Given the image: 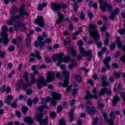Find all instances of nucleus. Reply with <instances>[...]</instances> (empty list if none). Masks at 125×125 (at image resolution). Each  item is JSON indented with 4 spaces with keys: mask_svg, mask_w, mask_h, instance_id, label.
I'll use <instances>...</instances> for the list:
<instances>
[{
    "mask_svg": "<svg viewBox=\"0 0 125 125\" xmlns=\"http://www.w3.org/2000/svg\"><path fill=\"white\" fill-rule=\"evenodd\" d=\"M47 75L49 76H47L45 81L44 77L42 75H39L38 79L37 80L35 75L33 74L30 75V79L31 80V82L27 83H24L23 80H20L19 81L17 84V87H21L22 89L25 91L28 87H31L34 83H37V87L39 89L42 88V86H46L47 85V82L50 83V82H53L55 80V74L54 72H48Z\"/></svg>",
    "mask_w": 125,
    "mask_h": 125,
    "instance_id": "1",
    "label": "nucleus"
},
{
    "mask_svg": "<svg viewBox=\"0 0 125 125\" xmlns=\"http://www.w3.org/2000/svg\"><path fill=\"white\" fill-rule=\"evenodd\" d=\"M120 114H121V111H117L116 112L113 111L111 112L110 114V117L111 118L110 120H108V118H108V114H107V113H104L103 116L104 121L106 122V123H108L109 125H114V120H113V119H114V116H115V115H120Z\"/></svg>",
    "mask_w": 125,
    "mask_h": 125,
    "instance_id": "2",
    "label": "nucleus"
},
{
    "mask_svg": "<svg viewBox=\"0 0 125 125\" xmlns=\"http://www.w3.org/2000/svg\"><path fill=\"white\" fill-rule=\"evenodd\" d=\"M2 31H1L0 35L3 38V43L4 45H7L9 41L8 40V36H7V27L5 25H3L2 27Z\"/></svg>",
    "mask_w": 125,
    "mask_h": 125,
    "instance_id": "3",
    "label": "nucleus"
},
{
    "mask_svg": "<svg viewBox=\"0 0 125 125\" xmlns=\"http://www.w3.org/2000/svg\"><path fill=\"white\" fill-rule=\"evenodd\" d=\"M79 51L82 56H84V57H89L88 59V61H89V60L91 59V57H92V51L89 50L87 52L84 49L83 47L80 46Z\"/></svg>",
    "mask_w": 125,
    "mask_h": 125,
    "instance_id": "4",
    "label": "nucleus"
},
{
    "mask_svg": "<svg viewBox=\"0 0 125 125\" xmlns=\"http://www.w3.org/2000/svg\"><path fill=\"white\" fill-rule=\"evenodd\" d=\"M37 40L39 42L35 41L34 42L35 46L36 47H39V46H40V49L42 50L43 47L45 46V42H43L44 38L42 36H40L37 38Z\"/></svg>",
    "mask_w": 125,
    "mask_h": 125,
    "instance_id": "5",
    "label": "nucleus"
},
{
    "mask_svg": "<svg viewBox=\"0 0 125 125\" xmlns=\"http://www.w3.org/2000/svg\"><path fill=\"white\" fill-rule=\"evenodd\" d=\"M51 8L55 11H59L62 8H63V9L67 8V5L63 3H61L60 4L53 3L51 5Z\"/></svg>",
    "mask_w": 125,
    "mask_h": 125,
    "instance_id": "6",
    "label": "nucleus"
},
{
    "mask_svg": "<svg viewBox=\"0 0 125 125\" xmlns=\"http://www.w3.org/2000/svg\"><path fill=\"white\" fill-rule=\"evenodd\" d=\"M86 111L91 117L94 116V107H93L92 104L89 101L86 102Z\"/></svg>",
    "mask_w": 125,
    "mask_h": 125,
    "instance_id": "7",
    "label": "nucleus"
},
{
    "mask_svg": "<svg viewBox=\"0 0 125 125\" xmlns=\"http://www.w3.org/2000/svg\"><path fill=\"white\" fill-rule=\"evenodd\" d=\"M104 0H100V8L102 11H106V7H107L108 10H112V4H108L107 2L104 3Z\"/></svg>",
    "mask_w": 125,
    "mask_h": 125,
    "instance_id": "8",
    "label": "nucleus"
},
{
    "mask_svg": "<svg viewBox=\"0 0 125 125\" xmlns=\"http://www.w3.org/2000/svg\"><path fill=\"white\" fill-rule=\"evenodd\" d=\"M63 77L64 78V83L62 84L63 87H67L68 84H69V81L68 80L70 79V73L67 70H63L62 73Z\"/></svg>",
    "mask_w": 125,
    "mask_h": 125,
    "instance_id": "9",
    "label": "nucleus"
},
{
    "mask_svg": "<svg viewBox=\"0 0 125 125\" xmlns=\"http://www.w3.org/2000/svg\"><path fill=\"white\" fill-rule=\"evenodd\" d=\"M43 116L42 113H39L37 117L36 121L40 124V125H46L48 123V118L46 117L45 119L43 120Z\"/></svg>",
    "mask_w": 125,
    "mask_h": 125,
    "instance_id": "10",
    "label": "nucleus"
},
{
    "mask_svg": "<svg viewBox=\"0 0 125 125\" xmlns=\"http://www.w3.org/2000/svg\"><path fill=\"white\" fill-rule=\"evenodd\" d=\"M94 39L95 42H97V46L98 48L102 47V42H98L100 39V35L98 33V30L96 28V26H94Z\"/></svg>",
    "mask_w": 125,
    "mask_h": 125,
    "instance_id": "11",
    "label": "nucleus"
},
{
    "mask_svg": "<svg viewBox=\"0 0 125 125\" xmlns=\"http://www.w3.org/2000/svg\"><path fill=\"white\" fill-rule=\"evenodd\" d=\"M88 32L89 34V38L90 40L94 39V24L91 23H89Z\"/></svg>",
    "mask_w": 125,
    "mask_h": 125,
    "instance_id": "12",
    "label": "nucleus"
},
{
    "mask_svg": "<svg viewBox=\"0 0 125 125\" xmlns=\"http://www.w3.org/2000/svg\"><path fill=\"white\" fill-rule=\"evenodd\" d=\"M53 101L51 102L52 105H56V100H60L62 98L60 93H54L52 96Z\"/></svg>",
    "mask_w": 125,
    "mask_h": 125,
    "instance_id": "13",
    "label": "nucleus"
},
{
    "mask_svg": "<svg viewBox=\"0 0 125 125\" xmlns=\"http://www.w3.org/2000/svg\"><path fill=\"white\" fill-rule=\"evenodd\" d=\"M20 15L23 17V19H26L29 16V13L24 10V6H21L20 9Z\"/></svg>",
    "mask_w": 125,
    "mask_h": 125,
    "instance_id": "14",
    "label": "nucleus"
},
{
    "mask_svg": "<svg viewBox=\"0 0 125 125\" xmlns=\"http://www.w3.org/2000/svg\"><path fill=\"white\" fill-rule=\"evenodd\" d=\"M70 61V58L69 56H66L64 58H61L59 59L58 62H57V66L59 67L61 65L62 62H65L68 63Z\"/></svg>",
    "mask_w": 125,
    "mask_h": 125,
    "instance_id": "15",
    "label": "nucleus"
},
{
    "mask_svg": "<svg viewBox=\"0 0 125 125\" xmlns=\"http://www.w3.org/2000/svg\"><path fill=\"white\" fill-rule=\"evenodd\" d=\"M34 22L35 24L39 25L42 28L44 26V21H43V18L42 17H38Z\"/></svg>",
    "mask_w": 125,
    "mask_h": 125,
    "instance_id": "16",
    "label": "nucleus"
},
{
    "mask_svg": "<svg viewBox=\"0 0 125 125\" xmlns=\"http://www.w3.org/2000/svg\"><path fill=\"white\" fill-rule=\"evenodd\" d=\"M42 101L41 102L43 105L39 107V111H40V112H42V110H44L45 108L48 109V106H47L46 104H44V102H48V101H49V98H48L46 100H45L44 98H42Z\"/></svg>",
    "mask_w": 125,
    "mask_h": 125,
    "instance_id": "17",
    "label": "nucleus"
},
{
    "mask_svg": "<svg viewBox=\"0 0 125 125\" xmlns=\"http://www.w3.org/2000/svg\"><path fill=\"white\" fill-rule=\"evenodd\" d=\"M113 6H112V10H109V11H111V14L110 16V19L111 20H113L115 18V15H117V14H119V13L120 12V9L119 8H117L114 10V11L113 12Z\"/></svg>",
    "mask_w": 125,
    "mask_h": 125,
    "instance_id": "18",
    "label": "nucleus"
},
{
    "mask_svg": "<svg viewBox=\"0 0 125 125\" xmlns=\"http://www.w3.org/2000/svg\"><path fill=\"white\" fill-rule=\"evenodd\" d=\"M58 18L56 21V24H60L63 22V19H64V16L62 13L57 12Z\"/></svg>",
    "mask_w": 125,
    "mask_h": 125,
    "instance_id": "19",
    "label": "nucleus"
},
{
    "mask_svg": "<svg viewBox=\"0 0 125 125\" xmlns=\"http://www.w3.org/2000/svg\"><path fill=\"white\" fill-rule=\"evenodd\" d=\"M63 56H64V54L62 53L61 54H55L52 57L53 60L54 62H56L57 60H59V58H62Z\"/></svg>",
    "mask_w": 125,
    "mask_h": 125,
    "instance_id": "20",
    "label": "nucleus"
},
{
    "mask_svg": "<svg viewBox=\"0 0 125 125\" xmlns=\"http://www.w3.org/2000/svg\"><path fill=\"white\" fill-rule=\"evenodd\" d=\"M104 93H106L107 95H111L112 94V91L108 90V89L104 88L100 92V95H104Z\"/></svg>",
    "mask_w": 125,
    "mask_h": 125,
    "instance_id": "21",
    "label": "nucleus"
},
{
    "mask_svg": "<svg viewBox=\"0 0 125 125\" xmlns=\"http://www.w3.org/2000/svg\"><path fill=\"white\" fill-rule=\"evenodd\" d=\"M111 57H107L104 60V63L107 69H111L109 65V62L111 61Z\"/></svg>",
    "mask_w": 125,
    "mask_h": 125,
    "instance_id": "22",
    "label": "nucleus"
},
{
    "mask_svg": "<svg viewBox=\"0 0 125 125\" xmlns=\"http://www.w3.org/2000/svg\"><path fill=\"white\" fill-rule=\"evenodd\" d=\"M75 112V109L74 108H72L69 113V122L70 123H72L73 122V120L74 119V113Z\"/></svg>",
    "mask_w": 125,
    "mask_h": 125,
    "instance_id": "23",
    "label": "nucleus"
},
{
    "mask_svg": "<svg viewBox=\"0 0 125 125\" xmlns=\"http://www.w3.org/2000/svg\"><path fill=\"white\" fill-rule=\"evenodd\" d=\"M17 7L15 6H13L12 8H11V10L10 11V14L11 16H14L15 14L17 13Z\"/></svg>",
    "mask_w": 125,
    "mask_h": 125,
    "instance_id": "24",
    "label": "nucleus"
},
{
    "mask_svg": "<svg viewBox=\"0 0 125 125\" xmlns=\"http://www.w3.org/2000/svg\"><path fill=\"white\" fill-rule=\"evenodd\" d=\"M70 61L72 64H69L68 65V69L69 70H71V69H73V67H77V62H76V60H75V59H72Z\"/></svg>",
    "mask_w": 125,
    "mask_h": 125,
    "instance_id": "25",
    "label": "nucleus"
},
{
    "mask_svg": "<svg viewBox=\"0 0 125 125\" xmlns=\"http://www.w3.org/2000/svg\"><path fill=\"white\" fill-rule=\"evenodd\" d=\"M106 80L107 77H106V76H103L102 77L103 83H102V85H103V86H108V85H109V83L106 81Z\"/></svg>",
    "mask_w": 125,
    "mask_h": 125,
    "instance_id": "26",
    "label": "nucleus"
},
{
    "mask_svg": "<svg viewBox=\"0 0 125 125\" xmlns=\"http://www.w3.org/2000/svg\"><path fill=\"white\" fill-rule=\"evenodd\" d=\"M30 56L32 57H37L39 60L42 59V57L40 55V53L38 51H35V54L32 53L30 54Z\"/></svg>",
    "mask_w": 125,
    "mask_h": 125,
    "instance_id": "27",
    "label": "nucleus"
},
{
    "mask_svg": "<svg viewBox=\"0 0 125 125\" xmlns=\"http://www.w3.org/2000/svg\"><path fill=\"white\" fill-rule=\"evenodd\" d=\"M26 44L27 46H31V36L30 34H27V36L26 38Z\"/></svg>",
    "mask_w": 125,
    "mask_h": 125,
    "instance_id": "28",
    "label": "nucleus"
},
{
    "mask_svg": "<svg viewBox=\"0 0 125 125\" xmlns=\"http://www.w3.org/2000/svg\"><path fill=\"white\" fill-rule=\"evenodd\" d=\"M19 25L20 27V31H21V32H23V33H25V32H26V29H27L26 26H25V23L23 22H21L19 23Z\"/></svg>",
    "mask_w": 125,
    "mask_h": 125,
    "instance_id": "29",
    "label": "nucleus"
},
{
    "mask_svg": "<svg viewBox=\"0 0 125 125\" xmlns=\"http://www.w3.org/2000/svg\"><path fill=\"white\" fill-rule=\"evenodd\" d=\"M24 122L25 123H27V124H29V125H33V119L31 117H25L24 118Z\"/></svg>",
    "mask_w": 125,
    "mask_h": 125,
    "instance_id": "30",
    "label": "nucleus"
},
{
    "mask_svg": "<svg viewBox=\"0 0 125 125\" xmlns=\"http://www.w3.org/2000/svg\"><path fill=\"white\" fill-rule=\"evenodd\" d=\"M46 5H47V3L46 2H44L42 3V4H40L38 6V10L41 11L42 10V8L44 7H46Z\"/></svg>",
    "mask_w": 125,
    "mask_h": 125,
    "instance_id": "31",
    "label": "nucleus"
},
{
    "mask_svg": "<svg viewBox=\"0 0 125 125\" xmlns=\"http://www.w3.org/2000/svg\"><path fill=\"white\" fill-rule=\"evenodd\" d=\"M120 101V98L119 97L115 96L113 97L112 100V103L113 105H117L118 104V102Z\"/></svg>",
    "mask_w": 125,
    "mask_h": 125,
    "instance_id": "32",
    "label": "nucleus"
},
{
    "mask_svg": "<svg viewBox=\"0 0 125 125\" xmlns=\"http://www.w3.org/2000/svg\"><path fill=\"white\" fill-rule=\"evenodd\" d=\"M87 95L84 97V99H91V98H92V95L90 94V93L89 92V91H86Z\"/></svg>",
    "mask_w": 125,
    "mask_h": 125,
    "instance_id": "33",
    "label": "nucleus"
},
{
    "mask_svg": "<svg viewBox=\"0 0 125 125\" xmlns=\"http://www.w3.org/2000/svg\"><path fill=\"white\" fill-rule=\"evenodd\" d=\"M14 17H11V20L9 21H8L7 22V24L8 26H10L11 25H13V23H14Z\"/></svg>",
    "mask_w": 125,
    "mask_h": 125,
    "instance_id": "34",
    "label": "nucleus"
},
{
    "mask_svg": "<svg viewBox=\"0 0 125 125\" xmlns=\"http://www.w3.org/2000/svg\"><path fill=\"white\" fill-rule=\"evenodd\" d=\"M106 50H107V48L105 47H103L102 50V51L98 53L99 57H102V55L103 54H104V53H105V51H106Z\"/></svg>",
    "mask_w": 125,
    "mask_h": 125,
    "instance_id": "35",
    "label": "nucleus"
},
{
    "mask_svg": "<svg viewBox=\"0 0 125 125\" xmlns=\"http://www.w3.org/2000/svg\"><path fill=\"white\" fill-rule=\"evenodd\" d=\"M63 42L65 45H71V41L69 40L68 38H66L65 39H64Z\"/></svg>",
    "mask_w": 125,
    "mask_h": 125,
    "instance_id": "36",
    "label": "nucleus"
},
{
    "mask_svg": "<svg viewBox=\"0 0 125 125\" xmlns=\"http://www.w3.org/2000/svg\"><path fill=\"white\" fill-rule=\"evenodd\" d=\"M74 77L78 83H82V78L78 74H76Z\"/></svg>",
    "mask_w": 125,
    "mask_h": 125,
    "instance_id": "37",
    "label": "nucleus"
},
{
    "mask_svg": "<svg viewBox=\"0 0 125 125\" xmlns=\"http://www.w3.org/2000/svg\"><path fill=\"white\" fill-rule=\"evenodd\" d=\"M68 52L72 54V56H73V57H76V50L74 47H72L70 50H68Z\"/></svg>",
    "mask_w": 125,
    "mask_h": 125,
    "instance_id": "38",
    "label": "nucleus"
},
{
    "mask_svg": "<svg viewBox=\"0 0 125 125\" xmlns=\"http://www.w3.org/2000/svg\"><path fill=\"white\" fill-rule=\"evenodd\" d=\"M28 110L29 108H28V107L26 106H22L21 108V111L23 112V114L25 115V114H26V113H27V111Z\"/></svg>",
    "mask_w": 125,
    "mask_h": 125,
    "instance_id": "39",
    "label": "nucleus"
},
{
    "mask_svg": "<svg viewBox=\"0 0 125 125\" xmlns=\"http://www.w3.org/2000/svg\"><path fill=\"white\" fill-rule=\"evenodd\" d=\"M106 39L104 41V45H108L109 44V33L106 34Z\"/></svg>",
    "mask_w": 125,
    "mask_h": 125,
    "instance_id": "40",
    "label": "nucleus"
},
{
    "mask_svg": "<svg viewBox=\"0 0 125 125\" xmlns=\"http://www.w3.org/2000/svg\"><path fill=\"white\" fill-rule=\"evenodd\" d=\"M50 119H53L56 117V113L52 112L49 114Z\"/></svg>",
    "mask_w": 125,
    "mask_h": 125,
    "instance_id": "41",
    "label": "nucleus"
},
{
    "mask_svg": "<svg viewBox=\"0 0 125 125\" xmlns=\"http://www.w3.org/2000/svg\"><path fill=\"white\" fill-rule=\"evenodd\" d=\"M28 74L27 73H25L23 74V78L25 79L26 82H29V77H28Z\"/></svg>",
    "mask_w": 125,
    "mask_h": 125,
    "instance_id": "42",
    "label": "nucleus"
},
{
    "mask_svg": "<svg viewBox=\"0 0 125 125\" xmlns=\"http://www.w3.org/2000/svg\"><path fill=\"white\" fill-rule=\"evenodd\" d=\"M114 77H115L116 79H119V78H121V73L120 72H116L113 74Z\"/></svg>",
    "mask_w": 125,
    "mask_h": 125,
    "instance_id": "43",
    "label": "nucleus"
},
{
    "mask_svg": "<svg viewBox=\"0 0 125 125\" xmlns=\"http://www.w3.org/2000/svg\"><path fill=\"white\" fill-rule=\"evenodd\" d=\"M79 19L82 20H83V19H84V14L83 13V12H80Z\"/></svg>",
    "mask_w": 125,
    "mask_h": 125,
    "instance_id": "44",
    "label": "nucleus"
},
{
    "mask_svg": "<svg viewBox=\"0 0 125 125\" xmlns=\"http://www.w3.org/2000/svg\"><path fill=\"white\" fill-rule=\"evenodd\" d=\"M55 76L58 80H62V77H60V72H57L55 74Z\"/></svg>",
    "mask_w": 125,
    "mask_h": 125,
    "instance_id": "45",
    "label": "nucleus"
},
{
    "mask_svg": "<svg viewBox=\"0 0 125 125\" xmlns=\"http://www.w3.org/2000/svg\"><path fill=\"white\" fill-rule=\"evenodd\" d=\"M77 45H78V46H82L83 45V40H81L79 41H78Z\"/></svg>",
    "mask_w": 125,
    "mask_h": 125,
    "instance_id": "46",
    "label": "nucleus"
},
{
    "mask_svg": "<svg viewBox=\"0 0 125 125\" xmlns=\"http://www.w3.org/2000/svg\"><path fill=\"white\" fill-rule=\"evenodd\" d=\"M6 89V86H5V85H3L1 87V88L0 89V91H1V92H4V91H5Z\"/></svg>",
    "mask_w": 125,
    "mask_h": 125,
    "instance_id": "47",
    "label": "nucleus"
},
{
    "mask_svg": "<svg viewBox=\"0 0 125 125\" xmlns=\"http://www.w3.org/2000/svg\"><path fill=\"white\" fill-rule=\"evenodd\" d=\"M88 16L90 19H92V18H93V14L91 11H89V12H88Z\"/></svg>",
    "mask_w": 125,
    "mask_h": 125,
    "instance_id": "48",
    "label": "nucleus"
},
{
    "mask_svg": "<svg viewBox=\"0 0 125 125\" xmlns=\"http://www.w3.org/2000/svg\"><path fill=\"white\" fill-rule=\"evenodd\" d=\"M5 53L0 50V57L1 58H4L5 56Z\"/></svg>",
    "mask_w": 125,
    "mask_h": 125,
    "instance_id": "49",
    "label": "nucleus"
},
{
    "mask_svg": "<svg viewBox=\"0 0 125 125\" xmlns=\"http://www.w3.org/2000/svg\"><path fill=\"white\" fill-rule=\"evenodd\" d=\"M8 50L9 52H11L12 51H14V50H15V48H14V46H12L8 48Z\"/></svg>",
    "mask_w": 125,
    "mask_h": 125,
    "instance_id": "50",
    "label": "nucleus"
},
{
    "mask_svg": "<svg viewBox=\"0 0 125 125\" xmlns=\"http://www.w3.org/2000/svg\"><path fill=\"white\" fill-rule=\"evenodd\" d=\"M6 93H10L11 92V88L9 86H7L6 87Z\"/></svg>",
    "mask_w": 125,
    "mask_h": 125,
    "instance_id": "51",
    "label": "nucleus"
},
{
    "mask_svg": "<svg viewBox=\"0 0 125 125\" xmlns=\"http://www.w3.org/2000/svg\"><path fill=\"white\" fill-rule=\"evenodd\" d=\"M119 33L120 34V35H125V30L124 29H121L119 30Z\"/></svg>",
    "mask_w": 125,
    "mask_h": 125,
    "instance_id": "52",
    "label": "nucleus"
},
{
    "mask_svg": "<svg viewBox=\"0 0 125 125\" xmlns=\"http://www.w3.org/2000/svg\"><path fill=\"white\" fill-rule=\"evenodd\" d=\"M115 48H116V44L114 43H111V44L110 45V49L111 50H113L115 49Z\"/></svg>",
    "mask_w": 125,
    "mask_h": 125,
    "instance_id": "53",
    "label": "nucleus"
},
{
    "mask_svg": "<svg viewBox=\"0 0 125 125\" xmlns=\"http://www.w3.org/2000/svg\"><path fill=\"white\" fill-rule=\"evenodd\" d=\"M10 106L13 108H17V104L16 103H13L10 104Z\"/></svg>",
    "mask_w": 125,
    "mask_h": 125,
    "instance_id": "54",
    "label": "nucleus"
},
{
    "mask_svg": "<svg viewBox=\"0 0 125 125\" xmlns=\"http://www.w3.org/2000/svg\"><path fill=\"white\" fill-rule=\"evenodd\" d=\"M121 89H122V85L121 84V83H120L119 86H118V89H117L116 88H114L113 89V91H115V92H117V91H118V90H120Z\"/></svg>",
    "mask_w": 125,
    "mask_h": 125,
    "instance_id": "55",
    "label": "nucleus"
},
{
    "mask_svg": "<svg viewBox=\"0 0 125 125\" xmlns=\"http://www.w3.org/2000/svg\"><path fill=\"white\" fill-rule=\"evenodd\" d=\"M59 125H66V123L64 122V121L61 119L59 120Z\"/></svg>",
    "mask_w": 125,
    "mask_h": 125,
    "instance_id": "56",
    "label": "nucleus"
},
{
    "mask_svg": "<svg viewBox=\"0 0 125 125\" xmlns=\"http://www.w3.org/2000/svg\"><path fill=\"white\" fill-rule=\"evenodd\" d=\"M32 93H33V89H28L26 92V94H27V95H31Z\"/></svg>",
    "mask_w": 125,
    "mask_h": 125,
    "instance_id": "57",
    "label": "nucleus"
},
{
    "mask_svg": "<svg viewBox=\"0 0 125 125\" xmlns=\"http://www.w3.org/2000/svg\"><path fill=\"white\" fill-rule=\"evenodd\" d=\"M87 83L89 84H90L92 86H93L94 85V83H93V80H90L87 81Z\"/></svg>",
    "mask_w": 125,
    "mask_h": 125,
    "instance_id": "58",
    "label": "nucleus"
},
{
    "mask_svg": "<svg viewBox=\"0 0 125 125\" xmlns=\"http://www.w3.org/2000/svg\"><path fill=\"white\" fill-rule=\"evenodd\" d=\"M27 103L28 105L30 107H31V106H32V105H33V102H32V101H31V99H30L28 100Z\"/></svg>",
    "mask_w": 125,
    "mask_h": 125,
    "instance_id": "59",
    "label": "nucleus"
},
{
    "mask_svg": "<svg viewBox=\"0 0 125 125\" xmlns=\"http://www.w3.org/2000/svg\"><path fill=\"white\" fill-rule=\"evenodd\" d=\"M44 61L45 63H50V59L48 57H46Z\"/></svg>",
    "mask_w": 125,
    "mask_h": 125,
    "instance_id": "60",
    "label": "nucleus"
},
{
    "mask_svg": "<svg viewBox=\"0 0 125 125\" xmlns=\"http://www.w3.org/2000/svg\"><path fill=\"white\" fill-rule=\"evenodd\" d=\"M16 115L18 118H21V112L19 111L16 112Z\"/></svg>",
    "mask_w": 125,
    "mask_h": 125,
    "instance_id": "61",
    "label": "nucleus"
},
{
    "mask_svg": "<svg viewBox=\"0 0 125 125\" xmlns=\"http://www.w3.org/2000/svg\"><path fill=\"white\" fill-rule=\"evenodd\" d=\"M14 29H15V31H18V30H19V29H20V25L15 24L14 25Z\"/></svg>",
    "mask_w": 125,
    "mask_h": 125,
    "instance_id": "62",
    "label": "nucleus"
},
{
    "mask_svg": "<svg viewBox=\"0 0 125 125\" xmlns=\"http://www.w3.org/2000/svg\"><path fill=\"white\" fill-rule=\"evenodd\" d=\"M74 11H77V10H78V3H75L74 4Z\"/></svg>",
    "mask_w": 125,
    "mask_h": 125,
    "instance_id": "63",
    "label": "nucleus"
},
{
    "mask_svg": "<svg viewBox=\"0 0 125 125\" xmlns=\"http://www.w3.org/2000/svg\"><path fill=\"white\" fill-rule=\"evenodd\" d=\"M121 96L122 98H123V101L124 102V104L125 105V95H124L123 93H121Z\"/></svg>",
    "mask_w": 125,
    "mask_h": 125,
    "instance_id": "64",
    "label": "nucleus"
}]
</instances>
